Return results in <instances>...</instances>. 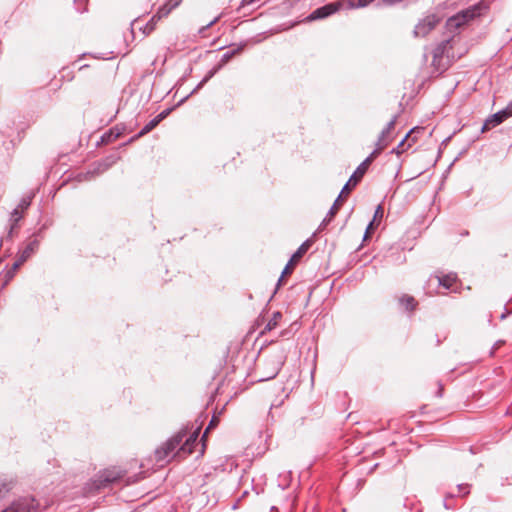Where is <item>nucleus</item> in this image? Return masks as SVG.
Returning a JSON list of instances; mask_svg holds the SVG:
<instances>
[{
	"instance_id": "obj_1",
	"label": "nucleus",
	"mask_w": 512,
	"mask_h": 512,
	"mask_svg": "<svg viewBox=\"0 0 512 512\" xmlns=\"http://www.w3.org/2000/svg\"><path fill=\"white\" fill-rule=\"evenodd\" d=\"M369 159L366 162H361L356 170L353 172V174L350 176L348 181L345 183L343 188L341 189L338 197L335 199L333 205L327 212L325 218L322 220V222L319 225L318 230L322 231L325 229V227L333 220L335 217L339 207L342 205V202L344 199L349 195L352 189H354L362 180L364 175L366 174L368 168H369Z\"/></svg>"
},
{
	"instance_id": "obj_2",
	"label": "nucleus",
	"mask_w": 512,
	"mask_h": 512,
	"mask_svg": "<svg viewBox=\"0 0 512 512\" xmlns=\"http://www.w3.org/2000/svg\"><path fill=\"white\" fill-rule=\"evenodd\" d=\"M142 478H144L143 472L129 476L127 471L121 468H106L95 475L92 481V487L96 490H101L109 488L119 482H124V484L128 486L140 481Z\"/></svg>"
},
{
	"instance_id": "obj_3",
	"label": "nucleus",
	"mask_w": 512,
	"mask_h": 512,
	"mask_svg": "<svg viewBox=\"0 0 512 512\" xmlns=\"http://www.w3.org/2000/svg\"><path fill=\"white\" fill-rule=\"evenodd\" d=\"M187 432L188 428H182L155 450V460L159 466H163L175 457L183 458L182 455H177L176 452Z\"/></svg>"
},
{
	"instance_id": "obj_4",
	"label": "nucleus",
	"mask_w": 512,
	"mask_h": 512,
	"mask_svg": "<svg viewBox=\"0 0 512 512\" xmlns=\"http://www.w3.org/2000/svg\"><path fill=\"white\" fill-rule=\"evenodd\" d=\"M287 359V351L283 347H276L267 355L263 366V376L259 381L274 379L282 369Z\"/></svg>"
},
{
	"instance_id": "obj_5",
	"label": "nucleus",
	"mask_w": 512,
	"mask_h": 512,
	"mask_svg": "<svg viewBox=\"0 0 512 512\" xmlns=\"http://www.w3.org/2000/svg\"><path fill=\"white\" fill-rule=\"evenodd\" d=\"M485 8V6L482 3L474 4L460 12H458L456 15L448 18L446 22V26L449 29L452 28H459L462 25L467 24L471 20L475 19L476 17H479L482 14V10Z\"/></svg>"
},
{
	"instance_id": "obj_6",
	"label": "nucleus",
	"mask_w": 512,
	"mask_h": 512,
	"mask_svg": "<svg viewBox=\"0 0 512 512\" xmlns=\"http://www.w3.org/2000/svg\"><path fill=\"white\" fill-rule=\"evenodd\" d=\"M262 40H263L262 35L258 34L255 37L251 38L250 40L242 41L238 44H230L229 45L230 49L222 55L220 61L211 69L215 70V73H218V71L221 70L233 57L242 53L243 50L245 49V47L249 43L258 44Z\"/></svg>"
},
{
	"instance_id": "obj_7",
	"label": "nucleus",
	"mask_w": 512,
	"mask_h": 512,
	"mask_svg": "<svg viewBox=\"0 0 512 512\" xmlns=\"http://www.w3.org/2000/svg\"><path fill=\"white\" fill-rule=\"evenodd\" d=\"M347 9V1L346 0H336L333 2L326 3L315 10H313L308 16V21H315L325 19L341 9Z\"/></svg>"
},
{
	"instance_id": "obj_8",
	"label": "nucleus",
	"mask_w": 512,
	"mask_h": 512,
	"mask_svg": "<svg viewBox=\"0 0 512 512\" xmlns=\"http://www.w3.org/2000/svg\"><path fill=\"white\" fill-rule=\"evenodd\" d=\"M120 159V155L118 152H113L106 157L95 161L91 164L89 170L86 172L85 179H92L96 176L101 175L105 171H107L110 167H112L117 161Z\"/></svg>"
},
{
	"instance_id": "obj_9",
	"label": "nucleus",
	"mask_w": 512,
	"mask_h": 512,
	"mask_svg": "<svg viewBox=\"0 0 512 512\" xmlns=\"http://www.w3.org/2000/svg\"><path fill=\"white\" fill-rule=\"evenodd\" d=\"M39 502L33 496L19 497L1 512H38Z\"/></svg>"
},
{
	"instance_id": "obj_10",
	"label": "nucleus",
	"mask_w": 512,
	"mask_h": 512,
	"mask_svg": "<svg viewBox=\"0 0 512 512\" xmlns=\"http://www.w3.org/2000/svg\"><path fill=\"white\" fill-rule=\"evenodd\" d=\"M313 241L311 239L305 240L298 249L292 254L288 263L285 265L282 274L290 275L293 272L295 264L304 256V254L311 247Z\"/></svg>"
},
{
	"instance_id": "obj_11",
	"label": "nucleus",
	"mask_w": 512,
	"mask_h": 512,
	"mask_svg": "<svg viewBox=\"0 0 512 512\" xmlns=\"http://www.w3.org/2000/svg\"><path fill=\"white\" fill-rule=\"evenodd\" d=\"M440 19L434 15H428L424 19L420 20L418 24L414 28V35L415 36H422L424 37L427 35L432 29L435 28V26L438 24Z\"/></svg>"
},
{
	"instance_id": "obj_12",
	"label": "nucleus",
	"mask_w": 512,
	"mask_h": 512,
	"mask_svg": "<svg viewBox=\"0 0 512 512\" xmlns=\"http://www.w3.org/2000/svg\"><path fill=\"white\" fill-rule=\"evenodd\" d=\"M199 436V428H197L193 433H191L183 444L179 445L176 454L182 455L183 458L187 455H190L194 452L195 446L198 443Z\"/></svg>"
},
{
	"instance_id": "obj_13",
	"label": "nucleus",
	"mask_w": 512,
	"mask_h": 512,
	"mask_svg": "<svg viewBox=\"0 0 512 512\" xmlns=\"http://www.w3.org/2000/svg\"><path fill=\"white\" fill-rule=\"evenodd\" d=\"M506 120L504 111L499 110L498 112L490 115L483 123L480 131L484 133L493 127H496Z\"/></svg>"
},
{
	"instance_id": "obj_14",
	"label": "nucleus",
	"mask_w": 512,
	"mask_h": 512,
	"mask_svg": "<svg viewBox=\"0 0 512 512\" xmlns=\"http://www.w3.org/2000/svg\"><path fill=\"white\" fill-rule=\"evenodd\" d=\"M39 248V240L29 239L23 249L19 250L18 256L22 261H27Z\"/></svg>"
},
{
	"instance_id": "obj_15",
	"label": "nucleus",
	"mask_w": 512,
	"mask_h": 512,
	"mask_svg": "<svg viewBox=\"0 0 512 512\" xmlns=\"http://www.w3.org/2000/svg\"><path fill=\"white\" fill-rule=\"evenodd\" d=\"M123 131L124 127L120 128L118 125L110 128L100 137V141L97 142V145L111 143L112 141L119 138L122 135Z\"/></svg>"
},
{
	"instance_id": "obj_16",
	"label": "nucleus",
	"mask_w": 512,
	"mask_h": 512,
	"mask_svg": "<svg viewBox=\"0 0 512 512\" xmlns=\"http://www.w3.org/2000/svg\"><path fill=\"white\" fill-rule=\"evenodd\" d=\"M188 98H189V95H186L181 100H179L178 103L175 104L174 106L168 107V108L164 109L163 111H161L157 116H155V119L160 123L165 118H167L174 109H176L177 107L184 104Z\"/></svg>"
},
{
	"instance_id": "obj_17",
	"label": "nucleus",
	"mask_w": 512,
	"mask_h": 512,
	"mask_svg": "<svg viewBox=\"0 0 512 512\" xmlns=\"http://www.w3.org/2000/svg\"><path fill=\"white\" fill-rule=\"evenodd\" d=\"M449 43H450V39H446L436 45V47L433 49V52H432L433 61H436L443 57Z\"/></svg>"
},
{
	"instance_id": "obj_18",
	"label": "nucleus",
	"mask_w": 512,
	"mask_h": 512,
	"mask_svg": "<svg viewBox=\"0 0 512 512\" xmlns=\"http://www.w3.org/2000/svg\"><path fill=\"white\" fill-rule=\"evenodd\" d=\"M415 128L411 129L406 135L405 137L399 142V144L394 147L390 153L391 154H396V155H400L402 154L408 147H410V144H408L407 146H405V143L406 141L408 140V138L410 137V135L414 132Z\"/></svg>"
},
{
	"instance_id": "obj_19",
	"label": "nucleus",
	"mask_w": 512,
	"mask_h": 512,
	"mask_svg": "<svg viewBox=\"0 0 512 512\" xmlns=\"http://www.w3.org/2000/svg\"><path fill=\"white\" fill-rule=\"evenodd\" d=\"M399 303L405 308L406 311H413L417 306V301L415 298L409 295H403L399 299Z\"/></svg>"
},
{
	"instance_id": "obj_20",
	"label": "nucleus",
	"mask_w": 512,
	"mask_h": 512,
	"mask_svg": "<svg viewBox=\"0 0 512 512\" xmlns=\"http://www.w3.org/2000/svg\"><path fill=\"white\" fill-rule=\"evenodd\" d=\"M282 318V313L280 311H276L273 313L272 318L267 322L261 334H264L267 331H271L278 325V321Z\"/></svg>"
},
{
	"instance_id": "obj_21",
	"label": "nucleus",
	"mask_w": 512,
	"mask_h": 512,
	"mask_svg": "<svg viewBox=\"0 0 512 512\" xmlns=\"http://www.w3.org/2000/svg\"><path fill=\"white\" fill-rule=\"evenodd\" d=\"M375 145H376L375 149L363 161V162H366L369 159L370 160L369 161V166L374 161V159H376L380 155V153L382 152V150L386 146L385 143L379 142V139H377V142H376Z\"/></svg>"
},
{
	"instance_id": "obj_22",
	"label": "nucleus",
	"mask_w": 512,
	"mask_h": 512,
	"mask_svg": "<svg viewBox=\"0 0 512 512\" xmlns=\"http://www.w3.org/2000/svg\"><path fill=\"white\" fill-rule=\"evenodd\" d=\"M215 70L210 69L204 78L196 85V87L188 94L189 97L199 91L204 85L215 75Z\"/></svg>"
},
{
	"instance_id": "obj_23",
	"label": "nucleus",
	"mask_w": 512,
	"mask_h": 512,
	"mask_svg": "<svg viewBox=\"0 0 512 512\" xmlns=\"http://www.w3.org/2000/svg\"><path fill=\"white\" fill-rule=\"evenodd\" d=\"M159 19H157V16L154 15L152 18L144 25V27H139V29L143 32L144 35H149L151 32L154 31L156 27V23Z\"/></svg>"
},
{
	"instance_id": "obj_24",
	"label": "nucleus",
	"mask_w": 512,
	"mask_h": 512,
	"mask_svg": "<svg viewBox=\"0 0 512 512\" xmlns=\"http://www.w3.org/2000/svg\"><path fill=\"white\" fill-rule=\"evenodd\" d=\"M347 9L363 8L372 3L374 0H346Z\"/></svg>"
},
{
	"instance_id": "obj_25",
	"label": "nucleus",
	"mask_w": 512,
	"mask_h": 512,
	"mask_svg": "<svg viewBox=\"0 0 512 512\" xmlns=\"http://www.w3.org/2000/svg\"><path fill=\"white\" fill-rule=\"evenodd\" d=\"M159 122L155 119H151L139 132L138 137H143L144 135L148 134L150 131H152Z\"/></svg>"
},
{
	"instance_id": "obj_26",
	"label": "nucleus",
	"mask_w": 512,
	"mask_h": 512,
	"mask_svg": "<svg viewBox=\"0 0 512 512\" xmlns=\"http://www.w3.org/2000/svg\"><path fill=\"white\" fill-rule=\"evenodd\" d=\"M172 10L173 8H171V5L165 3L158 8V11L155 15L157 16V19H161L163 17H166Z\"/></svg>"
},
{
	"instance_id": "obj_27",
	"label": "nucleus",
	"mask_w": 512,
	"mask_h": 512,
	"mask_svg": "<svg viewBox=\"0 0 512 512\" xmlns=\"http://www.w3.org/2000/svg\"><path fill=\"white\" fill-rule=\"evenodd\" d=\"M33 196H34L33 194H30V195L22 197L16 208H18L20 210L27 209L31 205Z\"/></svg>"
},
{
	"instance_id": "obj_28",
	"label": "nucleus",
	"mask_w": 512,
	"mask_h": 512,
	"mask_svg": "<svg viewBox=\"0 0 512 512\" xmlns=\"http://www.w3.org/2000/svg\"><path fill=\"white\" fill-rule=\"evenodd\" d=\"M453 281L454 279L450 275H445L439 278V285L445 289H450L452 287Z\"/></svg>"
},
{
	"instance_id": "obj_29",
	"label": "nucleus",
	"mask_w": 512,
	"mask_h": 512,
	"mask_svg": "<svg viewBox=\"0 0 512 512\" xmlns=\"http://www.w3.org/2000/svg\"><path fill=\"white\" fill-rule=\"evenodd\" d=\"M22 217H23V215H22L21 210L18 208H15V209H13V211L11 213L10 221L12 224H16V226H18V223L22 219Z\"/></svg>"
},
{
	"instance_id": "obj_30",
	"label": "nucleus",
	"mask_w": 512,
	"mask_h": 512,
	"mask_svg": "<svg viewBox=\"0 0 512 512\" xmlns=\"http://www.w3.org/2000/svg\"><path fill=\"white\" fill-rule=\"evenodd\" d=\"M46 228H47L46 224H43L35 232L32 233V235H31V237L29 239H36L37 238L40 241L44 237V231L46 230Z\"/></svg>"
},
{
	"instance_id": "obj_31",
	"label": "nucleus",
	"mask_w": 512,
	"mask_h": 512,
	"mask_svg": "<svg viewBox=\"0 0 512 512\" xmlns=\"http://www.w3.org/2000/svg\"><path fill=\"white\" fill-rule=\"evenodd\" d=\"M88 0H75L74 5L78 12L83 13L87 11Z\"/></svg>"
},
{
	"instance_id": "obj_32",
	"label": "nucleus",
	"mask_w": 512,
	"mask_h": 512,
	"mask_svg": "<svg viewBox=\"0 0 512 512\" xmlns=\"http://www.w3.org/2000/svg\"><path fill=\"white\" fill-rule=\"evenodd\" d=\"M399 106H400L401 110H400L397 114H395V115L391 118V120L387 123V125H386V127H385V128H386V130L391 131V130L395 127V124H396V122H397V119H398V117H399V115H400V113H401V111H402V103H399Z\"/></svg>"
},
{
	"instance_id": "obj_33",
	"label": "nucleus",
	"mask_w": 512,
	"mask_h": 512,
	"mask_svg": "<svg viewBox=\"0 0 512 512\" xmlns=\"http://www.w3.org/2000/svg\"><path fill=\"white\" fill-rule=\"evenodd\" d=\"M376 227H377V224L374 223V220H371L368 223L365 233H364V236H363L364 241L369 238L370 233L373 232L376 229Z\"/></svg>"
},
{
	"instance_id": "obj_34",
	"label": "nucleus",
	"mask_w": 512,
	"mask_h": 512,
	"mask_svg": "<svg viewBox=\"0 0 512 512\" xmlns=\"http://www.w3.org/2000/svg\"><path fill=\"white\" fill-rule=\"evenodd\" d=\"M458 492L463 496H466L470 493V485L469 484H458L457 485Z\"/></svg>"
},
{
	"instance_id": "obj_35",
	"label": "nucleus",
	"mask_w": 512,
	"mask_h": 512,
	"mask_svg": "<svg viewBox=\"0 0 512 512\" xmlns=\"http://www.w3.org/2000/svg\"><path fill=\"white\" fill-rule=\"evenodd\" d=\"M26 261H22L21 257L17 256L16 261L10 267L12 272H15L25 263Z\"/></svg>"
},
{
	"instance_id": "obj_36",
	"label": "nucleus",
	"mask_w": 512,
	"mask_h": 512,
	"mask_svg": "<svg viewBox=\"0 0 512 512\" xmlns=\"http://www.w3.org/2000/svg\"><path fill=\"white\" fill-rule=\"evenodd\" d=\"M15 276V272H12L11 268L9 267L5 272H4V282L5 283H8L13 277Z\"/></svg>"
},
{
	"instance_id": "obj_37",
	"label": "nucleus",
	"mask_w": 512,
	"mask_h": 512,
	"mask_svg": "<svg viewBox=\"0 0 512 512\" xmlns=\"http://www.w3.org/2000/svg\"><path fill=\"white\" fill-rule=\"evenodd\" d=\"M501 111H504L506 119L511 117L512 116V101L509 102L505 108L501 109Z\"/></svg>"
},
{
	"instance_id": "obj_38",
	"label": "nucleus",
	"mask_w": 512,
	"mask_h": 512,
	"mask_svg": "<svg viewBox=\"0 0 512 512\" xmlns=\"http://www.w3.org/2000/svg\"><path fill=\"white\" fill-rule=\"evenodd\" d=\"M383 208L381 205H378L375 209V212H374V216H373V219L372 220H376L377 218H382L383 216Z\"/></svg>"
},
{
	"instance_id": "obj_39",
	"label": "nucleus",
	"mask_w": 512,
	"mask_h": 512,
	"mask_svg": "<svg viewBox=\"0 0 512 512\" xmlns=\"http://www.w3.org/2000/svg\"><path fill=\"white\" fill-rule=\"evenodd\" d=\"M18 229V226H16V224H10V227H9V230L7 232V235H6V239L7 240H11L12 237H13V234H14V231Z\"/></svg>"
},
{
	"instance_id": "obj_40",
	"label": "nucleus",
	"mask_w": 512,
	"mask_h": 512,
	"mask_svg": "<svg viewBox=\"0 0 512 512\" xmlns=\"http://www.w3.org/2000/svg\"><path fill=\"white\" fill-rule=\"evenodd\" d=\"M140 137H138V133L134 136H132L131 138H129L126 142L122 143L118 148H123V147H126L127 145H130L131 143L135 142L136 140H138Z\"/></svg>"
},
{
	"instance_id": "obj_41",
	"label": "nucleus",
	"mask_w": 512,
	"mask_h": 512,
	"mask_svg": "<svg viewBox=\"0 0 512 512\" xmlns=\"http://www.w3.org/2000/svg\"><path fill=\"white\" fill-rule=\"evenodd\" d=\"M217 20H218V18L216 17V18H214L212 21H210L207 25H205V26L201 27V28L199 29V33H200V34H203V33H204V31H206V30H207L208 28H210L214 23H216V21H217Z\"/></svg>"
},
{
	"instance_id": "obj_42",
	"label": "nucleus",
	"mask_w": 512,
	"mask_h": 512,
	"mask_svg": "<svg viewBox=\"0 0 512 512\" xmlns=\"http://www.w3.org/2000/svg\"><path fill=\"white\" fill-rule=\"evenodd\" d=\"M215 425H216V424H215V417H213V418H212V420L209 422V424H208V426H207V428H206V431H205L204 435H203V436H202V438H201V440H202V441L204 440L206 433H207L210 429H212Z\"/></svg>"
},
{
	"instance_id": "obj_43",
	"label": "nucleus",
	"mask_w": 512,
	"mask_h": 512,
	"mask_svg": "<svg viewBox=\"0 0 512 512\" xmlns=\"http://www.w3.org/2000/svg\"><path fill=\"white\" fill-rule=\"evenodd\" d=\"M390 133L389 130H386V128H384L381 133L379 134L378 136V139H379V142H383L385 137Z\"/></svg>"
},
{
	"instance_id": "obj_44",
	"label": "nucleus",
	"mask_w": 512,
	"mask_h": 512,
	"mask_svg": "<svg viewBox=\"0 0 512 512\" xmlns=\"http://www.w3.org/2000/svg\"><path fill=\"white\" fill-rule=\"evenodd\" d=\"M285 276H286V275H283V274L281 273V275H280V277H279V279H278V281H277V283H276V287H275V290H274V294H276L277 290L281 287V285H282V283H283V280H284V277H285Z\"/></svg>"
},
{
	"instance_id": "obj_45",
	"label": "nucleus",
	"mask_w": 512,
	"mask_h": 512,
	"mask_svg": "<svg viewBox=\"0 0 512 512\" xmlns=\"http://www.w3.org/2000/svg\"><path fill=\"white\" fill-rule=\"evenodd\" d=\"M181 2L182 0H169L167 3L171 5V8L175 9Z\"/></svg>"
},
{
	"instance_id": "obj_46",
	"label": "nucleus",
	"mask_w": 512,
	"mask_h": 512,
	"mask_svg": "<svg viewBox=\"0 0 512 512\" xmlns=\"http://www.w3.org/2000/svg\"><path fill=\"white\" fill-rule=\"evenodd\" d=\"M453 498L454 494H448L447 497L443 501V506L445 509H451V506L448 504L447 498Z\"/></svg>"
},
{
	"instance_id": "obj_47",
	"label": "nucleus",
	"mask_w": 512,
	"mask_h": 512,
	"mask_svg": "<svg viewBox=\"0 0 512 512\" xmlns=\"http://www.w3.org/2000/svg\"><path fill=\"white\" fill-rule=\"evenodd\" d=\"M9 489H10V488L8 487V485H6V484H0V497L2 496V493H3V492H5V493H6V492H8V491H9Z\"/></svg>"
},
{
	"instance_id": "obj_48",
	"label": "nucleus",
	"mask_w": 512,
	"mask_h": 512,
	"mask_svg": "<svg viewBox=\"0 0 512 512\" xmlns=\"http://www.w3.org/2000/svg\"><path fill=\"white\" fill-rule=\"evenodd\" d=\"M502 344H504V341H502V340L497 341V342L493 345V347H492L491 354H493V353H494V350H495V349H497V348H499Z\"/></svg>"
},
{
	"instance_id": "obj_49",
	"label": "nucleus",
	"mask_w": 512,
	"mask_h": 512,
	"mask_svg": "<svg viewBox=\"0 0 512 512\" xmlns=\"http://www.w3.org/2000/svg\"><path fill=\"white\" fill-rule=\"evenodd\" d=\"M381 1L384 2V3H388L390 5H393V4H396V3H400L403 0H381Z\"/></svg>"
},
{
	"instance_id": "obj_50",
	"label": "nucleus",
	"mask_w": 512,
	"mask_h": 512,
	"mask_svg": "<svg viewBox=\"0 0 512 512\" xmlns=\"http://www.w3.org/2000/svg\"><path fill=\"white\" fill-rule=\"evenodd\" d=\"M442 394H443V386L441 384H439V388L437 390V396L442 397Z\"/></svg>"
},
{
	"instance_id": "obj_51",
	"label": "nucleus",
	"mask_w": 512,
	"mask_h": 512,
	"mask_svg": "<svg viewBox=\"0 0 512 512\" xmlns=\"http://www.w3.org/2000/svg\"><path fill=\"white\" fill-rule=\"evenodd\" d=\"M289 333H290V331H288V330H284V331H282L281 336H286V335H288Z\"/></svg>"
},
{
	"instance_id": "obj_52",
	"label": "nucleus",
	"mask_w": 512,
	"mask_h": 512,
	"mask_svg": "<svg viewBox=\"0 0 512 512\" xmlns=\"http://www.w3.org/2000/svg\"><path fill=\"white\" fill-rule=\"evenodd\" d=\"M271 511H272V512H273V511L278 512V508H277L276 506H272V507H271Z\"/></svg>"
},
{
	"instance_id": "obj_53",
	"label": "nucleus",
	"mask_w": 512,
	"mask_h": 512,
	"mask_svg": "<svg viewBox=\"0 0 512 512\" xmlns=\"http://www.w3.org/2000/svg\"><path fill=\"white\" fill-rule=\"evenodd\" d=\"M87 67H88V65H87V64H84V65H82L79 69H80V70H82V69L87 68Z\"/></svg>"
},
{
	"instance_id": "obj_54",
	"label": "nucleus",
	"mask_w": 512,
	"mask_h": 512,
	"mask_svg": "<svg viewBox=\"0 0 512 512\" xmlns=\"http://www.w3.org/2000/svg\"><path fill=\"white\" fill-rule=\"evenodd\" d=\"M377 466H378V463H375V465L373 466V468L371 469V471H372V470H374Z\"/></svg>"
}]
</instances>
